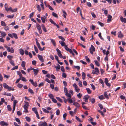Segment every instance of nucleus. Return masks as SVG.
Here are the masks:
<instances>
[{"label": "nucleus", "mask_w": 126, "mask_h": 126, "mask_svg": "<svg viewBox=\"0 0 126 126\" xmlns=\"http://www.w3.org/2000/svg\"><path fill=\"white\" fill-rule=\"evenodd\" d=\"M36 44L38 47V48L39 50L40 49H41V47H40L39 43L38 42V40L37 39H36Z\"/></svg>", "instance_id": "obj_15"}, {"label": "nucleus", "mask_w": 126, "mask_h": 126, "mask_svg": "<svg viewBox=\"0 0 126 126\" xmlns=\"http://www.w3.org/2000/svg\"><path fill=\"white\" fill-rule=\"evenodd\" d=\"M4 47L7 49V51L8 52H10L12 53L14 52V50L12 47L10 48L9 47H8L5 45H4Z\"/></svg>", "instance_id": "obj_1"}, {"label": "nucleus", "mask_w": 126, "mask_h": 126, "mask_svg": "<svg viewBox=\"0 0 126 126\" xmlns=\"http://www.w3.org/2000/svg\"><path fill=\"white\" fill-rule=\"evenodd\" d=\"M36 27L37 29L38 30L39 33L41 34L42 33V30L39 24H37Z\"/></svg>", "instance_id": "obj_4"}, {"label": "nucleus", "mask_w": 126, "mask_h": 126, "mask_svg": "<svg viewBox=\"0 0 126 126\" xmlns=\"http://www.w3.org/2000/svg\"><path fill=\"white\" fill-rule=\"evenodd\" d=\"M73 86L74 87L76 91L77 92H79L80 89L79 88H78V86L75 83L74 84Z\"/></svg>", "instance_id": "obj_5"}, {"label": "nucleus", "mask_w": 126, "mask_h": 126, "mask_svg": "<svg viewBox=\"0 0 126 126\" xmlns=\"http://www.w3.org/2000/svg\"><path fill=\"white\" fill-rule=\"evenodd\" d=\"M91 47L89 49L90 51L91 54H93V52L95 51V48L92 45H91Z\"/></svg>", "instance_id": "obj_2"}, {"label": "nucleus", "mask_w": 126, "mask_h": 126, "mask_svg": "<svg viewBox=\"0 0 126 126\" xmlns=\"http://www.w3.org/2000/svg\"><path fill=\"white\" fill-rule=\"evenodd\" d=\"M28 91L31 94H33L34 92H33V90L29 88L28 89Z\"/></svg>", "instance_id": "obj_57"}, {"label": "nucleus", "mask_w": 126, "mask_h": 126, "mask_svg": "<svg viewBox=\"0 0 126 126\" xmlns=\"http://www.w3.org/2000/svg\"><path fill=\"white\" fill-rule=\"evenodd\" d=\"M1 25L3 26H6V24L3 21H1Z\"/></svg>", "instance_id": "obj_37"}, {"label": "nucleus", "mask_w": 126, "mask_h": 126, "mask_svg": "<svg viewBox=\"0 0 126 126\" xmlns=\"http://www.w3.org/2000/svg\"><path fill=\"white\" fill-rule=\"evenodd\" d=\"M123 37V35L121 33V31H119L118 32V37L119 38H121Z\"/></svg>", "instance_id": "obj_17"}, {"label": "nucleus", "mask_w": 126, "mask_h": 126, "mask_svg": "<svg viewBox=\"0 0 126 126\" xmlns=\"http://www.w3.org/2000/svg\"><path fill=\"white\" fill-rule=\"evenodd\" d=\"M14 15H7L6 16L9 18H12L14 17Z\"/></svg>", "instance_id": "obj_39"}, {"label": "nucleus", "mask_w": 126, "mask_h": 126, "mask_svg": "<svg viewBox=\"0 0 126 126\" xmlns=\"http://www.w3.org/2000/svg\"><path fill=\"white\" fill-rule=\"evenodd\" d=\"M32 70H33L35 75H37L39 71V70H38L39 69L38 68L37 69H35L32 68Z\"/></svg>", "instance_id": "obj_13"}, {"label": "nucleus", "mask_w": 126, "mask_h": 126, "mask_svg": "<svg viewBox=\"0 0 126 126\" xmlns=\"http://www.w3.org/2000/svg\"><path fill=\"white\" fill-rule=\"evenodd\" d=\"M85 76L86 75L85 73L83 72H82V79H83V80H84L85 79Z\"/></svg>", "instance_id": "obj_27"}, {"label": "nucleus", "mask_w": 126, "mask_h": 126, "mask_svg": "<svg viewBox=\"0 0 126 126\" xmlns=\"http://www.w3.org/2000/svg\"><path fill=\"white\" fill-rule=\"evenodd\" d=\"M41 19L42 22L44 23L45 22V20H47V17L44 16H43L41 17Z\"/></svg>", "instance_id": "obj_12"}, {"label": "nucleus", "mask_w": 126, "mask_h": 126, "mask_svg": "<svg viewBox=\"0 0 126 126\" xmlns=\"http://www.w3.org/2000/svg\"><path fill=\"white\" fill-rule=\"evenodd\" d=\"M57 65V66H55V67L56 68L57 71H58L60 68V66L59 64H58Z\"/></svg>", "instance_id": "obj_23"}, {"label": "nucleus", "mask_w": 126, "mask_h": 126, "mask_svg": "<svg viewBox=\"0 0 126 126\" xmlns=\"http://www.w3.org/2000/svg\"><path fill=\"white\" fill-rule=\"evenodd\" d=\"M94 62L95 63V64L98 66H100V65L99 63L98 62V61L96 60L94 61Z\"/></svg>", "instance_id": "obj_40"}, {"label": "nucleus", "mask_w": 126, "mask_h": 126, "mask_svg": "<svg viewBox=\"0 0 126 126\" xmlns=\"http://www.w3.org/2000/svg\"><path fill=\"white\" fill-rule=\"evenodd\" d=\"M90 97V96L88 95H85L83 97V99L85 100V101L86 102H88V99Z\"/></svg>", "instance_id": "obj_9"}, {"label": "nucleus", "mask_w": 126, "mask_h": 126, "mask_svg": "<svg viewBox=\"0 0 126 126\" xmlns=\"http://www.w3.org/2000/svg\"><path fill=\"white\" fill-rule=\"evenodd\" d=\"M25 62L24 61H22V63L21 64V66L23 67H25Z\"/></svg>", "instance_id": "obj_35"}, {"label": "nucleus", "mask_w": 126, "mask_h": 126, "mask_svg": "<svg viewBox=\"0 0 126 126\" xmlns=\"http://www.w3.org/2000/svg\"><path fill=\"white\" fill-rule=\"evenodd\" d=\"M44 83L43 82H41L39 84L38 87H40L41 86H44Z\"/></svg>", "instance_id": "obj_60"}, {"label": "nucleus", "mask_w": 126, "mask_h": 126, "mask_svg": "<svg viewBox=\"0 0 126 126\" xmlns=\"http://www.w3.org/2000/svg\"><path fill=\"white\" fill-rule=\"evenodd\" d=\"M29 81L31 82V83L33 86L35 87H36L38 85L36 82H34L33 79H30L29 80Z\"/></svg>", "instance_id": "obj_3"}, {"label": "nucleus", "mask_w": 126, "mask_h": 126, "mask_svg": "<svg viewBox=\"0 0 126 126\" xmlns=\"http://www.w3.org/2000/svg\"><path fill=\"white\" fill-rule=\"evenodd\" d=\"M17 74L19 75L20 78L22 77V75L21 74V73L20 72V71H17Z\"/></svg>", "instance_id": "obj_34"}, {"label": "nucleus", "mask_w": 126, "mask_h": 126, "mask_svg": "<svg viewBox=\"0 0 126 126\" xmlns=\"http://www.w3.org/2000/svg\"><path fill=\"white\" fill-rule=\"evenodd\" d=\"M70 53L72 54L73 56L74 55V53L73 52V51L71 49H69L68 51Z\"/></svg>", "instance_id": "obj_59"}, {"label": "nucleus", "mask_w": 126, "mask_h": 126, "mask_svg": "<svg viewBox=\"0 0 126 126\" xmlns=\"http://www.w3.org/2000/svg\"><path fill=\"white\" fill-rule=\"evenodd\" d=\"M58 37L59 39H61L63 41H64L65 40V39L64 38L61 36H58Z\"/></svg>", "instance_id": "obj_58"}, {"label": "nucleus", "mask_w": 126, "mask_h": 126, "mask_svg": "<svg viewBox=\"0 0 126 126\" xmlns=\"http://www.w3.org/2000/svg\"><path fill=\"white\" fill-rule=\"evenodd\" d=\"M97 23L102 27H103L104 25V24L100 21H98Z\"/></svg>", "instance_id": "obj_42"}, {"label": "nucleus", "mask_w": 126, "mask_h": 126, "mask_svg": "<svg viewBox=\"0 0 126 126\" xmlns=\"http://www.w3.org/2000/svg\"><path fill=\"white\" fill-rule=\"evenodd\" d=\"M89 100L92 104L94 103L95 102V99L93 97L90 98Z\"/></svg>", "instance_id": "obj_21"}, {"label": "nucleus", "mask_w": 126, "mask_h": 126, "mask_svg": "<svg viewBox=\"0 0 126 126\" xmlns=\"http://www.w3.org/2000/svg\"><path fill=\"white\" fill-rule=\"evenodd\" d=\"M12 35L13 37L16 39H17L18 38V37L17 36V35L16 33H13Z\"/></svg>", "instance_id": "obj_45"}, {"label": "nucleus", "mask_w": 126, "mask_h": 126, "mask_svg": "<svg viewBox=\"0 0 126 126\" xmlns=\"http://www.w3.org/2000/svg\"><path fill=\"white\" fill-rule=\"evenodd\" d=\"M8 7H5V10H6L7 11H10L12 12V8L11 7H10L9 8H7Z\"/></svg>", "instance_id": "obj_19"}, {"label": "nucleus", "mask_w": 126, "mask_h": 126, "mask_svg": "<svg viewBox=\"0 0 126 126\" xmlns=\"http://www.w3.org/2000/svg\"><path fill=\"white\" fill-rule=\"evenodd\" d=\"M56 51L57 52V54L59 57H62V55L61 53V51L58 48L56 49Z\"/></svg>", "instance_id": "obj_7"}, {"label": "nucleus", "mask_w": 126, "mask_h": 126, "mask_svg": "<svg viewBox=\"0 0 126 126\" xmlns=\"http://www.w3.org/2000/svg\"><path fill=\"white\" fill-rule=\"evenodd\" d=\"M48 95L50 98L51 99L53 98L54 96L52 94H51L49 93L48 94Z\"/></svg>", "instance_id": "obj_36"}, {"label": "nucleus", "mask_w": 126, "mask_h": 126, "mask_svg": "<svg viewBox=\"0 0 126 126\" xmlns=\"http://www.w3.org/2000/svg\"><path fill=\"white\" fill-rule=\"evenodd\" d=\"M98 106L100 107L101 110H102L103 108V105L102 104L100 103L99 104H98Z\"/></svg>", "instance_id": "obj_55"}, {"label": "nucleus", "mask_w": 126, "mask_h": 126, "mask_svg": "<svg viewBox=\"0 0 126 126\" xmlns=\"http://www.w3.org/2000/svg\"><path fill=\"white\" fill-rule=\"evenodd\" d=\"M25 103V104L24 105L23 107L25 109H28V106L29 105V102H27L24 101Z\"/></svg>", "instance_id": "obj_8"}, {"label": "nucleus", "mask_w": 126, "mask_h": 126, "mask_svg": "<svg viewBox=\"0 0 126 126\" xmlns=\"http://www.w3.org/2000/svg\"><path fill=\"white\" fill-rule=\"evenodd\" d=\"M3 86L4 88L6 89H7L9 87L8 85L6 83H4L3 84Z\"/></svg>", "instance_id": "obj_24"}, {"label": "nucleus", "mask_w": 126, "mask_h": 126, "mask_svg": "<svg viewBox=\"0 0 126 126\" xmlns=\"http://www.w3.org/2000/svg\"><path fill=\"white\" fill-rule=\"evenodd\" d=\"M7 89H8V90L9 91L11 90L14 91L15 90V89L14 88H12L11 87L9 86Z\"/></svg>", "instance_id": "obj_48"}, {"label": "nucleus", "mask_w": 126, "mask_h": 126, "mask_svg": "<svg viewBox=\"0 0 126 126\" xmlns=\"http://www.w3.org/2000/svg\"><path fill=\"white\" fill-rule=\"evenodd\" d=\"M59 43L62 46L65 47V46H66L65 45V43L63 41H59Z\"/></svg>", "instance_id": "obj_18"}, {"label": "nucleus", "mask_w": 126, "mask_h": 126, "mask_svg": "<svg viewBox=\"0 0 126 126\" xmlns=\"http://www.w3.org/2000/svg\"><path fill=\"white\" fill-rule=\"evenodd\" d=\"M18 66H15L13 68L11 69L12 70H13L15 69H16L18 68Z\"/></svg>", "instance_id": "obj_52"}, {"label": "nucleus", "mask_w": 126, "mask_h": 126, "mask_svg": "<svg viewBox=\"0 0 126 126\" xmlns=\"http://www.w3.org/2000/svg\"><path fill=\"white\" fill-rule=\"evenodd\" d=\"M1 33V37H4L6 36V34L5 32H2Z\"/></svg>", "instance_id": "obj_25"}, {"label": "nucleus", "mask_w": 126, "mask_h": 126, "mask_svg": "<svg viewBox=\"0 0 126 126\" xmlns=\"http://www.w3.org/2000/svg\"><path fill=\"white\" fill-rule=\"evenodd\" d=\"M99 98L100 100H103L104 99V98L103 95H101L99 97Z\"/></svg>", "instance_id": "obj_53"}, {"label": "nucleus", "mask_w": 126, "mask_h": 126, "mask_svg": "<svg viewBox=\"0 0 126 126\" xmlns=\"http://www.w3.org/2000/svg\"><path fill=\"white\" fill-rule=\"evenodd\" d=\"M7 108L8 109V110L9 111H10L12 110V109L11 108V106L10 105H8L7 106Z\"/></svg>", "instance_id": "obj_54"}, {"label": "nucleus", "mask_w": 126, "mask_h": 126, "mask_svg": "<svg viewBox=\"0 0 126 126\" xmlns=\"http://www.w3.org/2000/svg\"><path fill=\"white\" fill-rule=\"evenodd\" d=\"M82 96V94H81L80 93H79V94H77V96L78 97L79 99H80L81 98Z\"/></svg>", "instance_id": "obj_43"}, {"label": "nucleus", "mask_w": 126, "mask_h": 126, "mask_svg": "<svg viewBox=\"0 0 126 126\" xmlns=\"http://www.w3.org/2000/svg\"><path fill=\"white\" fill-rule=\"evenodd\" d=\"M34 49L36 53H38V48H37V47L35 46L34 45Z\"/></svg>", "instance_id": "obj_49"}, {"label": "nucleus", "mask_w": 126, "mask_h": 126, "mask_svg": "<svg viewBox=\"0 0 126 126\" xmlns=\"http://www.w3.org/2000/svg\"><path fill=\"white\" fill-rule=\"evenodd\" d=\"M47 7L49 8L50 10L52 11H53V9L49 4H47Z\"/></svg>", "instance_id": "obj_64"}, {"label": "nucleus", "mask_w": 126, "mask_h": 126, "mask_svg": "<svg viewBox=\"0 0 126 126\" xmlns=\"http://www.w3.org/2000/svg\"><path fill=\"white\" fill-rule=\"evenodd\" d=\"M42 109L43 111L44 112L46 113H48L49 112L48 110H47L46 109L44 108H43Z\"/></svg>", "instance_id": "obj_41"}, {"label": "nucleus", "mask_w": 126, "mask_h": 126, "mask_svg": "<svg viewBox=\"0 0 126 126\" xmlns=\"http://www.w3.org/2000/svg\"><path fill=\"white\" fill-rule=\"evenodd\" d=\"M56 98L57 99V100L59 102H62L63 101L62 100V99H61L60 97H56Z\"/></svg>", "instance_id": "obj_61"}, {"label": "nucleus", "mask_w": 126, "mask_h": 126, "mask_svg": "<svg viewBox=\"0 0 126 126\" xmlns=\"http://www.w3.org/2000/svg\"><path fill=\"white\" fill-rule=\"evenodd\" d=\"M50 40H51V42L52 43L54 46L55 47L56 46V44L55 41L52 39H51Z\"/></svg>", "instance_id": "obj_20"}, {"label": "nucleus", "mask_w": 126, "mask_h": 126, "mask_svg": "<svg viewBox=\"0 0 126 126\" xmlns=\"http://www.w3.org/2000/svg\"><path fill=\"white\" fill-rule=\"evenodd\" d=\"M37 9L38 10V11L40 12L41 11V9L40 6L39 5H38L37 6Z\"/></svg>", "instance_id": "obj_51"}, {"label": "nucleus", "mask_w": 126, "mask_h": 126, "mask_svg": "<svg viewBox=\"0 0 126 126\" xmlns=\"http://www.w3.org/2000/svg\"><path fill=\"white\" fill-rule=\"evenodd\" d=\"M47 123L45 121L44 122H41L39 125V126H47Z\"/></svg>", "instance_id": "obj_6"}, {"label": "nucleus", "mask_w": 126, "mask_h": 126, "mask_svg": "<svg viewBox=\"0 0 126 126\" xmlns=\"http://www.w3.org/2000/svg\"><path fill=\"white\" fill-rule=\"evenodd\" d=\"M98 36L101 39L103 40H104V39L101 36V33H99L98 34Z\"/></svg>", "instance_id": "obj_63"}, {"label": "nucleus", "mask_w": 126, "mask_h": 126, "mask_svg": "<svg viewBox=\"0 0 126 126\" xmlns=\"http://www.w3.org/2000/svg\"><path fill=\"white\" fill-rule=\"evenodd\" d=\"M65 95L68 97V98H71L72 96L71 94L68 93V92L65 93Z\"/></svg>", "instance_id": "obj_26"}, {"label": "nucleus", "mask_w": 126, "mask_h": 126, "mask_svg": "<svg viewBox=\"0 0 126 126\" xmlns=\"http://www.w3.org/2000/svg\"><path fill=\"white\" fill-rule=\"evenodd\" d=\"M10 63L13 66H14L15 65V63L13 60H12L10 61Z\"/></svg>", "instance_id": "obj_33"}, {"label": "nucleus", "mask_w": 126, "mask_h": 126, "mask_svg": "<svg viewBox=\"0 0 126 126\" xmlns=\"http://www.w3.org/2000/svg\"><path fill=\"white\" fill-rule=\"evenodd\" d=\"M86 89L88 94H90L91 93V91L90 90L89 88H86Z\"/></svg>", "instance_id": "obj_38"}, {"label": "nucleus", "mask_w": 126, "mask_h": 126, "mask_svg": "<svg viewBox=\"0 0 126 126\" xmlns=\"http://www.w3.org/2000/svg\"><path fill=\"white\" fill-rule=\"evenodd\" d=\"M74 68L77 69L78 70H79L80 69V66H74Z\"/></svg>", "instance_id": "obj_62"}, {"label": "nucleus", "mask_w": 126, "mask_h": 126, "mask_svg": "<svg viewBox=\"0 0 126 126\" xmlns=\"http://www.w3.org/2000/svg\"><path fill=\"white\" fill-rule=\"evenodd\" d=\"M37 56L39 59L42 62H44V60L43 59L42 56L40 55L39 54L37 55Z\"/></svg>", "instance_id": "obj_11"}, {"label": "nucleus", "mask_w": 126, "mask_h": 126, "mask_svg": "<svg viewBox=\"0 0 126 126\" xmlns=\"http://www.w3.org/2000/svg\"><path fill=\"white\" fill-rule=\"evenodd\" d=\"M25 119L27 121L29 122L31 121V118L29 117H25Z\"/></svg>", "instance_id": "obj_46"}, {"label": "nucleus", "mask_w": 126, "mask_h": 126, "mask_svg": "<svg viewBox=\"0 0 126 126\" xmlns=\"http://www.w3.org/2000/svg\"><path fill=\"white\" fill-rule=\"evenodd\" d=\"M3 95H6L9 96H10L12 94L11 93H10L5 92Z\"/></svg>", "instance_id": "obj_32"}, {"label": "nucleus", "mask_w": 126, "mask_h": 126, "mask_svg": "<svg viewBox=\"0 0 126 126\" xmlns=\"http://www.w3.org/2000/svg\"><path fill=\"white\" fill-rule=\"evenodd\" d=\"M62 11L63 13V16L65 18H66V16L67 15V13L65 11L63 10Z\"/></svg>", "instance_id": "obj_28"}, {"label": "nucleus", "mask_w": 126, "mask_h": 126, "mask_svg": "<svg viewBox=\"0 0 126 126\" xmlns=\"http://www.w3.org/2000/svg\"><path fill=\"white\" fill-rule=\"evenodd\" d=\"M17 86L20 88H21L23 87V85L22 84L18 83L17 85Z\"/></svg>", "instance_id": "obj_44"}, {"label": "nucleus", "mask_w": 126, "mask_h": 126, "mask_svg": "<svg viewBox=\"0 0 126 126\" xmlns=\"http://www.w3.org/2000/svg\"><path fill=\"white\" fill-rule=\"evenodd\" d=\"M104 94V96L107 99H108L109 98V97L108 96V95L107 94V93L106 92H105Z\"/></svg>", "instance_id": "obj_31"}, {"label": "nucleus", "mask_w": 126, "mask_h": 126, "mask_svg": "<svg viewBox=\"0 0 126 126\" xmlns=\"http://www.w3.org/2000/svg\"><path fill=\"white\" fill-rule=\"evenodd\" d=\"M71 98H68L67 99V101L70 103H73V101L72 99H71Z\"/></svg>", "instance_id": "obj_30"}, {"label": "nucleus", "mask_w": 126, "mask_h": 126, "mask_svg": "<svg viewBox=\"0 0 126 126\" xmlns=\"http://www.w3.org/2000/svg\"><path fill=\"white\" fill-rule=\"evenodd\" d=\"M73 105L77 107H79L80 106L79 104L77 102H75L73 103Z\"/></svg>", "instance_id": "obj_22"}, {"label": "nucleus", "mask_w": 126, "mask_h": 126, "mask_svg": "<svg viewBox=\"0 0 126 126\" xmlns=\"http://www.w3.org/2000/svg\"><path fill=\"white\" fill-rule=\"evenodd\" d=\"M0 124L2 126H7L8 125V124H7L4 121H2L0 122Z\"/></svg>", "instance_id": "obj_14"}, {"label": "nucleus", "mask_w": 126, "mask_h": 126, "mask_svg": "<svg viewBox=\"0 0 126 126\" xmlns=\"http://www.w3.org/2000/svg\"><path fill=\"white\" fill-rule=\"evenodd\" d=\"M120 20L122 22H123L124 23H126V18H123L122 16L120 17Z\"/></svg>", "instance_id": "obj_16"}, {"label": "nucleus", "mask_w": 126, "mask_h": 126, "mask_svg": "<svg viewBox=\"0 0 126 126\" xmlns=\"http://www.w3.org/2000/svg\"><path fill=\"white\" fill-rule=\"evenodd\" d=\"M15 120L16 121L18 122V124H21L20 121L18 118H16Z\"/></svg>", "instance_id": "obj_47"}, {"label": "nucleus", "mask_w": 126, "mask_h": 126, "mask_svg": "<svg viewBox=\"0 0 126 126\" xmlns=\"http://www.w3.org/2000/svg\"><path fill=\"white\" fill-rule=\"evenodd\" d=\"M52 15L54 17H57L58 16L54 12H53L52 13Z\"/></svg>", "instance_id": "obj_56"}, {"label": "nucleus", "mask_w": 126, "mask_h": 126, "mask_svg": "<svg viewBox=\"0 0 126 126\" xmlns=\"http://www.w3.org/2000/svg\"><path fill=\"white\" fill-rule=\"evenodd\" d=\"M76 119L77 120L80 122H82V121L80 120L79 118L77 116H76Z\"/></svg>", "instance_id": "obj_50"}, {"label": "nucleus", "mask_w": 126, "mask_h": 126, "mask_svg": "<svg viewBox=\"0 0 126 126\" xmlns=\"http://www.w3.org/2000/svg\"><path fill=\"white\" fill-rule=\"evenodd\" d=\"M20 53L21 55H23L24 54V51L23 49H21L20 50Z\"/></svg>", "instance_id": "obj_29"}, {"label": "nucleus", "mask_w": 126, "mask_h": 126, "mask_svg": "<svg viewBox=\"0 0 126 126\" xmlns=\"http://www.w3.org/2000/svg\"><path fill=\"white\" fill-rule=\"evenodd\" d=\"M108 19L107 20V22L108 23L110 22L111 20V19L112 18V16L110 15H108Z\"/></svg>", "instance_id": "obj_10"}]
</instances>
